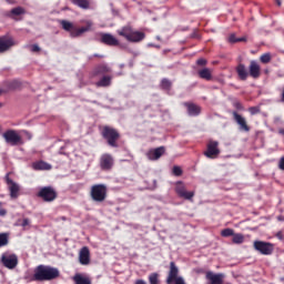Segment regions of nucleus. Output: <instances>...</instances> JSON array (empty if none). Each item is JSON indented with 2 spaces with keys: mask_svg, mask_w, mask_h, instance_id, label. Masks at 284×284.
I'll return each mask as SVG.
<instances>
[{
  "mask_svg": "<svg viewBox=\"0 0 284 284\" xmlns=\"http://www.w3.org/2000/svg\"><path fill=\"white\" fill-rule=\"evenodd\" d=\"M32 168L33 170H52V165L44 161L34 162Z\"/></svg>",
  "mask_w": 284,
  "mask_h": 284,
  "instance_id": "obj_25",
  "label": "nucleus"
},
{
  "mask_svg": "<svg viewBox=\"0 0 284 284\" xmlns=\"http://www.w3.org/2000/svg\"><path fill=\"white\" fill-rule=\"evenodd\" d=\"M165 154V148L160 146L156 149H152L146 153V156L150 161H159V158Z\"/></svg>",
  "mask_w": 284,
  "mask_h": 284,
  "instance_id": "obj_15",
  "label": "nucleus"
},
{
  "mask_svg": "<svg viewBox=\"0 0 284 284\" xmlns=\"http://www.w3.org/2000/svg\"><path fill=\"white\" fill-rule=\"evenodd\" d=\"M175 192L176 194H179V196H181L182 199H186V201H191V199L194 197V192L192 191H187L185 189V185L181 182H179L176 184V187H175Z\"/></svg>",
  "mask_w": 284,
  "mask_h": 284,
  "instance_id": "obj_12",
  "label": "nucleus"
},
{
  "mask_svg": "<svg viewBox=\"0 0 284 284\" xmlns=\"http://www.w3.org/2000/svg\"><path fill=\"white\" fill-rule=\"evenodd\" d=\"M278 239H281V233L277 234Z\"/></svg>",
  "mask_w": 284,
  "mask_h": 284,
  "instance_id": "obj_52",
  "label": "nucleus"
},
{
  "mask_svg": "<svg viewBox=\"0 0 284 284\" xmlns=\"http://www.w3.org/2000/svg\"><path fill=\"white\" fill-rule=\"evenodd\" d=\"M236 72L242 81H245L247 79V77H250L247 69L243 64H240L236 68Z\"/></svg>",
  "mask_w": 284,
  "mask_h": 284,
  "instance_id": "obj_23",
  "label": "nucleus"
},
{
  "mask_svg": "<svg viewBox=\"0 0 284 284\" xmlns=\"http://www.w3.org/2000/svg\"><path fill=\"white\" fill-rule=\"evenodd\" d=\"M112 79L110 77H103L98 83L97 85L99 88H108V85H110Z\"/></svg>",
  "mask_w": 284,
  "mask_h": 284,
  "instance_id": "obj_27",
  "label": "nucleus"
},
{
  "mask_svg": "<svg viewBox=\"0 0 284 284\" xmlns=\"http://www.w3.org/2000/svg\"><path fill=\"white\" fill-rule=\"evenodd\" d=\"M197 65H207V60L201 58L196 61Z\"/></svg>",
  "mask_w": 284,
  "mask_h": 284,
  "instance_id": "obj_37",
  "label": "nucleus"
},
{
  "mask_svg": "<svg viewBox=\"0 0 284 284\" xmlns=\"http://www.w3.org/2000/svg\"><path fill=\"white\" fill-rule=\"evenodd\" d=\"M233 118L235 123L240 126L241 132H250V125H247V120L237 112H233Z\"/></svg>",
  "mask_w": 284,
  "mask_h": 284,
  "instance_id": "obj_13",
  "label": "nucleus"
},
{
  "mask_svg": "<svg viewBox=\"0 0 284 284\" xmlns=\"http://www.w3.org/2000/svg\"><path fill=\"white\" fill-rule=\"evenodd\" d=\"M172 85V83L170 82V80L168 79H163L162 82H161V87L164 89V90H170V87Z\"/></svg>",
  "mask_w": 284,
  "mask_h": 284,
  "instance_id": "obj_34",
  "label": "nucleus"
},
{
  "mask_svg": "<svg viewBox=\"0 0 284 284\" xmlns=\"http://www.w3.org/2000/svg\"><path fill=\"white\" fill-rule=\"evenodd\" d=\"M113 165H114V158H112L110 154L104 153L100 158V168L102 170H112Z\"/></svg>",
  "mask_w": 284,
  "mask_h": 284,
  "instance_id": "obj_14",
  "label": "nucleus"
},
{
  "mask_svg": "<svg viewBox=\"0 0 284 284\" xmlns=\"http://www.w3.org/2000/svg\"><path fill=\"white\" fill-rule=\"evenodd\" d=\"M248 74L253 79H258V77H261V65L258 64V62L254 60L251 61L248 67Z\"/></svg>",
  "mask_w": 284,
  "mask_h": 284,
  "instance_id": "obj_18",
  "label": "nucleus"
},
{
  "mask_svg": "<svg viewBox=\"0 0 284 284\" xmlns=\"http://www.w3.org/2000/svg\"><path fill=\"white\" fill-rule=\"evenodd\" d=\"M1 263L8 270H14V267H17V265H19V257H17L16 254L3 253L1 255Z\"/></svg>",
  "mask_w": 284,
  "mask_h": 284,
  "instance_id": "obj_8",
  "label": "nucleus"
},
{
  "mask_svg": "<svg viewBox=\"0 0 284 284\" xmlns=\"http://www.w3.org/2000/svg\"><path fill=\"white\" fill-rule=\"evenodd\" d=\"M219 154H221V151L219 150V143L216 141H210L204 156L207 159H216Z\"/></svg>",
  "mask_w": 284,
  "mask_h": 284,
  "instance_id": "obj_11",
  "label": "nucleus"
},
{
  "mask_svg": "<svg viewBox=\"0 0 284 284\" xmlns=\"http://www.w3.org/2000/svg\"><path fill=\"white\" fill-rule=\"evenodd\" d=\"M0 94H1V90H0ZM0 108H2V104L0 103Z\"/></svg>",
  "mask_w": 284,
  "mask_h": 284,
  "instance_id": "obj_53",
  "label": "nucleus"
},
{
  "mask_svg": "<svg viewBox=\"0 0 284 284\" xmlns=\"http://www.w3.org/2000/svg\"><path fill=\"white\" fill-rule=\"evenodd\" d=\"M248 112H250L251 114H258V108L252 106V108L248 109Z\"/></svg>",
  "mask_w": 284,
  "mask_h": 284,
  "instance_id": "obj_38",
  "label": "nucleus"
},
{
  "mask_svg": "<svg viewBox=\"0 0 284 284\" xmlns=\"http://www.w3.org/2000/svg\"><path fill=\"white\" fill-rule=\"evenodd\" d=\"M206 278L207 281H210V284H223V278H225V274L223 273L215 274L214 272H207Z\"/></svg>",
  "mask_w": 284,
  "mask_h": 284,
  "instance_id": "obj_16",
  "label": "nucleus"
},
{
  "mask_svg": "<svg viewBox=\"0 0 284 284\" xmlns=\"http://www.w3.org/2000/svg\"><path fill=\"white\" fill-rule=\"evenodd\" d=\"M280 134H284V130L282 129V130H280Z\"/></svg>",
  "mask_w": 284,
  "mask_h": 284,
  "instance_id": "obj_49",
  "label": "nucleus"
},
{
  "mask_svg": "<svg viewBox=\"0 0 284 284\" xmlns=\"http://www.w3.org/2000/svg\"><path fill=\"white\" fill-rule=\"evenodd\" d=\"M155 48H161L159 44H155Z\"/></svg>",
  "mask_w": 284,
  "mask_h": 284,
  "instance_id": "obj_51",
  "label": "nucleus"
},
{
  "mask_svg": "<svg viewBox=\"0 0 284 284\" xmlns=\"http://www.w3.org/2000/svg\"><path fill=\"white\" fill-rule=\"evenodd\" d=\"M24 134H26L27 139H29V140L32 139V134L30 132L24 131Z\"/></svg>",
  "mask_w": 284,
  "mask_h": 284,
  "instance_id": "obj_45",
  "label": "nucleus"
},
{
  "mask_svg": "<svg viewBox=\"0 0 284 284\" xmlns=\"http://www.w3.org/2000/svg\"><path fill=\"white\" fill-rule=\"evenodd\" d=\"M102 136L108 141L111 148H116V140L119 139V132L110 126L102 129Z\"/></svg>",
  "mask_w": 284,
  "mask_h": 284,
  "instance_id": "obj_5",
  "label": "nucleus"
},
{
  "mask_svg": "<svg viewBox=\"0 0 284 284\" xmlns=\"http://www.w3.org/2000/svg\"><path fill=\"white\" fill-rule=\"evenodd\" d=\"M75 284H92V281L88 276H83L81 274H77L73 277Z\"/></svg>",
  "mask_w": 284,
  "mask_h": 284,
  "instance_id": "obj_24",
  "label": "nucleus"
},
{
  "mask_svg": "<svg viewBox=\"0 0 284 284\" xmlns=\"http://www.w3.org/2000/svg\"><path fill=\"white\" fill-rule=\"evenodd\" d=\"M38 196H40V199H42L47 203H50L54 201V199H57V191H54L52 186H44L40 189Z\"/></svg>",
  "mask_w": 284,
  "mask_h": 284,
  "instance_id": "obj_9",
  "label": "nucleus"
},
{
  "mask_svg": "<svg viewBox=\"0 0 284 284\" xmlns=\"http://www.w3.org/2000/svg\"><path fill=\"white\" fill-rule=\"evenodd\" d=\"M85 23H87L85 27L77 29V27H74L72 22L65 21V20L61 21V26L63 30H65L67 32H70V37H72L73 39L77 37H81V34L85 32H90L92 30V21L88 20Z\"/></svg>",
  "mask_w": 284,
  "mask_h": 284,
  "instance_id": "obj_2",
  "label": "nucleus"
},
{
  "mask_svg": "<svg viewBox=\"0 0 284 284\" xmlns=\"http://www.w3.org/2000/svg\"><path fill=\"white\" fill-rule=\"evenodd\" d=\"M173 174H174L175 176H181V174H183V170H181L180 166H174V168H173Z\"/></svg>",
  "mask_w": 284,
  "mask_h": 284,
  "instance_id": "obj_36",
  "label": "nucleus"
},
{
  "mask_svg": "<svg viewBox=\"0 0 284 284\" xmlns=\"http://www.w3.org/2000/svg\"><path fill=\"white\" fill-rule=\"evenodd\" d=\"M30 52H41V48L38 44L28 45Z\"/></svg>",
  "mask_w": 284,
  "mask_h": 284,
  "instance_id": "obj_35",
  "label": "nucleus"
},
{
  "mask_svg": "<svg viewBox=\"0 0 284 284\" xmlns=\"http://www.w3.org/2000/svg\"><path fill=\"white\" fill-rule=\"evenodd\" d=\"M118 34L120 37H124V39H126V41H130L131 43H139L140 41H143V39H145V33L134 31L132 27H123L122 29L118 30Z\"/></svg>",
  "mask_w": 284,
  "mask_h": 284,
  "instance_id": "obj_3",
  "label": "nucleus"
},
{
  "mask_svg": "<svg viewBox=\"0 0 284 284\" xmlns=\"http://www.w3.org/2000/svg\"><path fill=\"white\" fill-rule=\"evenodd\" d=\"M241 41H245V38H239L236 39V43L241 42Z\"/></svg>",
  "mask_w": 284,
  "mask_h": 284,
  "instance_id": "obj_46",
  "label": "nucleus"
},
{
  "mask_svg": "<svg viewBox=\"0 0 284 284\" xmlns=\"http://www.w3.org/2000/svg\"><path fill=\"white\" fill-rule=\"evenodd\" d=\"M156 39H158V41H161V37L158 36Z\"/></svg>",
  "mask_w": 284,
  "mask_h": 284,
  "instance_id": "obj_50",
  "label": "nucleus"
},
{
  "mask_svg": "<svg viewBox=\"0 0 284 284\" xmlns=\"http://www.w3.org/2000/svg\"><path fill=\"white\" fill-rule=\"evenodd\" d=\"M74 6H78L79 8H82L83 10H88L90 8V1L89 0H72Z\"/></svg>",
  "mask_w": 284,
  "mask_h": 284,
  "instance_id": "obj_26",
  "label": "nucleus"
},
{
  "mask_svg": "<svg viewBox=\"0 0 284 284\" xmlns=\"http://www.w3.org/2000/svg\"><path fill=\"white\" fill-rule=\"evenodd\" d=\"M101 72H110V68L108 65H101Z\"/></svg>",
  "mask_w": 284,
  "mask_h": 284,
  "instance_id": "obj_41",
  "label": "nucleus"
},
{
  "mask_svg": "<svg viewBox=\"0 0 284 284\" xmlns=\"http://www.w3.org/2000/svg\"><path fill=\"white\" fill-rule=\"evenodd\" d=\"M79 262L81 265H90V248H88V246L80 250Z\"/></svg>",
  "mask_w": 284,
  "mask_h": 284,
  "instance_id": "obj_19",
  "label": "nucleus"
},
{
  "mask_svg": "<svg viewBox=\"0 0 284 284\" xmlns=\"http://www.w3.org/2000/svg\"><path fill=\"white\" fill-rule=\"evenodd\" d=\"M59 268L39 265L33 277L36 281H54V278H59Z\"/></svg>",
  "mask_w": 284,
  "mask_h": 284,
  "instance_id": "obj_1",
  "label": "nucleus"
},
{
  "mask_svg": "<svg viewBox=\"0 0 284 284\" xmlns=\"http://www.w3.org/2000/svg\"><path fill=\"white\" fill-rule=\"evenodd\" d=\"M197 74L200 79H204L205 81H212V70L209 68L201 69Z\"/></svg>",
  "mask_w": 284,
  "mask_h": 284,
  "instance_id": "obj_22",
  "label": "nucleus"
},
{
  "mask_svg": "<svg viewBox=\"0 0 284 284\" xmlns=\"http://www.w3.org/2000/svg\"><path fill=\"white\" fill-rule=\"evenodd\" d=\"M91 197L98 203H103L108 197V186L105 184H94L91 186Z\"/></svg>",
  "mask_w": 284,
  "mask_h": 284,
  "instance_id": "obj_4",
  "label": "nucleus"
},
{
  "mask_svg": "<svg viewBox=\"0 0 284 284\" xmlns=\"http://www.w3.org/2000/svg\"><path fill=\"white\" fill-rule=\"evenodd\" d=\"M8 244V234L0 233V247H3Z\"/></svg>",
  "mask_w": 284,
  "mask_h": 284,
  "instance_id": "obj_32",
  "label": "nucleus"
},
{
  "mask_svg": "<svg viewBox=\"0 0 284 284\" xmlns=\"http://www.w3.org/2000/svg\"><path fill=\"white\" fill-rule=\"evenodd\" d=\"M6 182L9 187L11 199H19L21 186L17 182L12 181V179H10V173H7Z\"/></svg>",
  "mask_w": 284,
  "mask_h": 284,
  "instance_id": "obj_10",
  "label": "nucleus"
},
{
  "mask_svg": "<svg viewBox=\"0 0 284 284\" xmlns=\"http://www.w3.org/2000/svg\"><path fill=\"white\" fill-rule=\"evenodd\" d=\"M232 241L236 245H241V243H243L245 241V236H243V234H241V233H237V234L233 233V240Z\"/></svg>",
  "mask_w": 284,
  "mask_h": 284,
  "instance_id": "obj_28",
  "label": "nucleus"
},
{
  "mask_svg": "<svg viewBox=\"0 0 284 284\" xmlns=\"http://www.w3.org/2000/svg\"><path fill=\"white\" fill-rule=\"evenodd\" d=\"M6 143L9 145H23V140L21 139V135L17 133L14 130H8L2 134Z\"/></svg>",
  "mask_w": 284,
  "mask_h": 284,
  "instance_id": "obj_6",
  "label": "nucleus"
},
{
  "mask_svg": "<svg viewBox=\"0 0 284 284\" xmlns=\"http://www.w3.org/2000/svg\"><path fill=\"white\" fill-rule=\"evenodd\" d=\"M260 61L262 63H270V61H272V54L270 53H264L260 57Z\"/></svg>",
  "mask_w": 284,
  "mask_h": 284,
  "instance_id": "obj_31",
  "label": "nucleus"
},
{
  "mask_svg": "<svg viewBox=\"0 0 284 284\" xmlns=\"http://www.w3.org/2000/svg\"><path fill=\"white\" fill-rule=\"evenodd\" d=\"M278 168H280V170H283V171H284V158H282V159L280 160Z\"/></svg>",
  "mask_w": 284,
  "mask_h": 284,
  "instance_id": "obj_42",
  "label": "nucleus"
},
{
  "mask_svg": "<svg viewBox=\"0 0 284 284\" xmlns=\"http://www.w3.org/2000/svg\"><path fill=\"white\" fill-rule=\"evenodd\" d=\"M277 6H281V0H275Z\"/></svg>",
  "mask_w": 284,
  "mask_h": 284,
  "instance_id": "obj_48",
  "label": "nucleus"
},
{
  "mask_svg": "<svg viewBox=\"0 0 284 284\" xmlns=\"http://www.w3.org/2000/svg\"><path fill=\"white\" fill-rule=\"evenodd\" d=\"M21 225H22V227H28V225H30V220L29 219H23Z\"/></svg>",
  "mask_w": 284,
  "mask_h": 284,
  "instance_id": "obj_39",
  "label": "nucleus"
},
{
  "mask_svg": "<svg viewBox=\"0 0 284 284\" xmlns=\"http://www.w3.org/2000/svg\"><path fill=\"white\" fill-rule=\"evenodd\" d=\"M11 14H13L14 17H20V14H26V10L21 7H17L11 10Z\"/></svg>",
  "mask_w": 284,
  "mask_h": 284,
  "instance_id": "obj_29",
  "label": "nucleus"
},
{
  "mask_svg": "<svg viewBox=\"0 0 284 284\" xmlns=\"http://www.w3.org/2000/svg\"><path fill=\"white\" fill-rule=\"evenodd\" d=\"M253 246L256 252H260L264 256H270L274 252V244L270 242L255 241Z\"/></svg>",
  "mask_w": 284,
  "mask_h": 284,
  "instance_id": "obj_7",
  "label": "nucleus"
},
{
  "mask_svg": "<svg viewBox=\"0 0 284 284\" xmlns=\"http://www.w3.org/2000/svg\"><path fill=\"white\" fill-rule=\"evenodd\" d=\"M14 44V40L10 37L0 38V52H8Z\"/></svg>",
  "mask_w": 284,
  "mask_h": 284,
  "instance_id": "obj_17",
  "label": "nucleus"
},
{
  "mask_svg": "<svg viewBox=\"0 0 284 284\" xmlns=\"http://www.w3.org/2000/svg\"><path fill=\"white\" fill-rule=\"evenodd\" d=\"M184 105L187 109V113L190 116H199V114H201V106L194 103H184Z\"/></svg>",
  "mask_w": 284,
  "mask_h": 284,
  "instance_id": "obj_21",
  "label": "nucleus"
},
{
  "mask_svg": "<svg viewBox=\"0 0 284 284\" xmlns=\"http://www.w3.org/2000/svg\"><path fill=\"white\" fill-rule=\"evenodd\" d=\"M134 284H148L144 280H136Z\"/></svg>",
  "mask_w": 284,
  "mask_h": 284,
  "instance_id": "obj_44",
  "label": "nucleus"
},
{
  "mask_svg": "<svg viewBox=\"0 0 284 284\" xmlns=\"http://www.w3.org/2000/svg\"><path fill=\"white\" fill-rule=\"evenodd\" d=\"M6 214H8V211H6V209L0 207V216H6Z\"/></svg>",
  "mask_w": 284,
  "mask_h": 284,
  "instance_id": "obj_43",
  "label": "nucleus"
},
{
  "mask_svg": "<svg viewBox=\"0 0 284 284\" xmlns=\"http://www.w3.org/2000/svg\"><path fill=\"white\" fill-rule=\"evenodd\" d=\"M222 236L227 237V236H234V230L232 229H224L221 232Z\"/></svg>",
  "mask_w": 284,
  "mask_h": 284,
  "instance_id": "obj_33",
  "label": "nucleus"
},
{
  "mask_svg": "<svg viewBox=\"0 0 284 284\" xmlns=\"http://www.w3.org/2000/svg\"><path fill=\"white\" fill-rule=\"evenodd\" d=\"M148 47H149V48H155V45L152 44V43H149Z\"/></svg>",
  "mask_w": 284,
  "mask_h": 284,
  "instance_id": "obj_47",
  "label": "nucleus"
},
{
  "mask_svg": "<svg viewBox=\"0 0 284 284\" xmlns=\"http://www.w3.org/2000/svg\"><path fill=\"white\" fill-rule=\"evenodd\" d=\"M150 284H159V273H151L149 275Z\"/></svg>",
  "mask_w": 284,
  "mask_h": 284,
  "instance_id": "obj_30",
  "label": "nucleus"
},
{
  "mask_svg": "<svg viewBox=\"0 0 284 284\" xmlns=\"http://www.w3.org/2000/svg\"><path fill=\"white\" fill-rule=\"evenodd\" d=\"M229 41H230V43H236V36L235 34H231L229 37Z\"/></svg>",
  "mask_w": 284,
  "mask_h": 284,
  "instance_id": "obj_40",
  "label": "nucleus"
},
{
  "mask_svg": "<svg viewBox=\"0 0 284 284\" xmlns=\"http://www.w3.org/2000/svg\"><path fill=\"white\" fill-rule=\"evenodd\" d=\"M101 42L105 45H119V39L114 38V36L110 33H102Z\"/></svg>",
  "mask_w": 284,
  "mask_h": 284,
  "instance_id": "obj_20",
  "label": "nucleus"
}]
</instances>
